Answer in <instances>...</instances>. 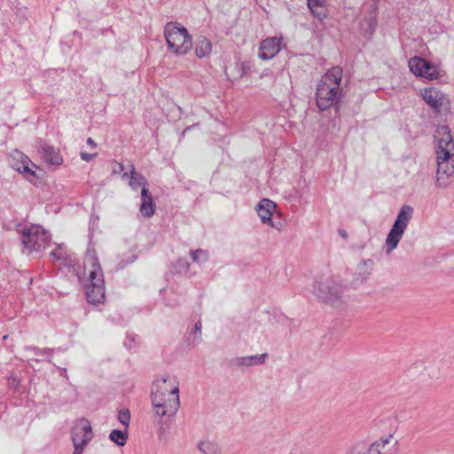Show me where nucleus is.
Wrapping results in <instances>:
<instances>
[{
    "label": "nucleus",
    "instance_id": "19",
    "mask_svg": "<svg viewBox=\"0 0 454 454\" xmlns=\"http://www.w3.org/2000/svg\"><path fill=\"white\" fill-rule=\"evenodd\" d=\"M194 51L196 56L200 59L208 57L212 52L211 42L206 37H199L195 43Z\"/></svg>",
    "mask_w": 454,
    "mask_h": 454
},
{
    "label": "nucleus",
    "instance_id": "8",
    "mask_svg": "<svg viewBox=\"0 0 454 454\" xmlns=\"http://www.w3.org/2000/svg\"><path fill=\"white\" fill-rule=\"evenodd\" d=\"M75 271L82 286L104 278L103 270L93 250H88L82 264L78 265Z\"/></svg>",
    "mask_w": 454,
    "mask_h": 454
},
{
    "label": "nucleus",
    "instance_id": "31",
    "mask_svg": "<svg viewBox=\"0 0 454 454\" xmlns=\"http://www.w3.org/2000/svg\"><path fill=\"white\" fill-rule=\"evenodd\" d=\"M63 246L62 245H59L54 251H52L51 253V255L56 259V260H59L62 256H63Z\"/></svg>",
    "mask_w": 454,
    "mask_h": 454
},
{
    "label": "nucleus",
    "instance_id": "5",
    "mask_svg": "<svg viewBox=\"0 0 454 454\" xmlns=\"http://www.w3.org/2000/svg\"><path fill=\"white\" fill-rule=\"evenodd\" d=\"M10 166L33 185H38L44 177L43 168L34 163L28 156L15 150L10 154Z\"/></svg>",
    "mask_w": 454,
    "mask_h": 454
},
{
    "label": "nucleus",
    "instance_id": "14",
    "mask_svg": "<svg viewBox=\"0 0 454 454\" xmlns=\"http://www.w3.org/2000/svg\"><path fill=\"white\" fill-rule=\"evenodd\" d=\"M255 212L262 224L278 229L273 222V215L278 212V205L270 199L263 198L256 204Z\"/></svg>",
    "mask_w": 454,
    "mask_h": 454
},
{
    "label": "nucleus",
    "instance_id": "21",
    "mask_svg": "<svg viewBox=\"0 0 454 454\" xmlns=\"http://www.w3.org/2000/svg\"><path fill=\"white\" fill-rule=\"evenodd\" d=\"M308 7L312 14L322 20L326 17V12L323 7L324 0H307Z\"/></svg>",
    "mask_w": 454,
    "mask_h": 454
},
{
    "label": "nucleus",
    "instance_id": "11",
    "mask_svg": "<svg viewBox=\"0 0 454 454\" xmlns=\"http://www.w3.org/2000/svg\"><path fill=\"white\" fill-rule=\"evenodd\" d=\"M419 95L434 112L441 113L450 108V100L448 95L437 87H424L419 90Z\"/></svg>",
    "mask_w": 454,
    "mask_h": 454
},
{
    "label": "nucleus",
    "instance_id": "9",
    "mask_svg": "<svg viewBox=\"0 0 454 454\" xmlns=\"http://www.w3.org/2000/svg\"><path fill=\"white\" fill-rule=\"evenodd\" d=\"M22 243L28 251H40L50 244V238L40 225L30 224L21 230Z\"/></svg>",
    "mask_w": 454,
    "mask_h": 454
},
{
    "label": "nucleus",
    "instance_id": "24",
    "mask_svg": "<svg viewBox=\"0 0 454 454\" xmlns=\"http://www.w3.org/2000/svg\"><path fill=\"white\" fill-rule=\"evenodd\" d=\"M225 74L229 80L237 81L240 79L239 63L230 64L225 68Z\"/></svg>",
    "mask_w": 454,
    "mask_h": 454
},
{
    "label": "nucleus",
    "instance_id": "3",
    "mask_svg": "<svg viewBox=\"0 0 454 454\" xmlns=\"http://www.w3.org/2000/svg\"><path fill=\"white\" fill-rule=\"evenodd\" d=\"M342 74L340 67H333L322 76L316 91V102L320 110L329 109L338 101Z\"/></svg>",
    "mask_w": 454,
    "mask_h": 454
},
{
    "label": "nucleus",
    "instance_id": "30",
    "mask_svg": "<svg viewBox=\"0 0 454 454\" xmlns=\"http://www.w3.org/2000/svg\"><path fill=\"white\" fill-rule=\"evenodd\" d=\"M364 269L367 270L366 274H368L370 272V270H372V261L367 260V261L361 262L358 265L359 270H364Z\"/></svg>",
    "mask_w": 454,
    "mask_h": 454
},
{
    "label": "nucleus",
    "instance_id": "12",
    "mask_svg": "<svg viewBox=\"0 0 454 454\" xmlns=\"http://www.w3.org/2000/svg\"><path fill=\"white\" fill-rule=\"evenodd\" d=\"M399 450L397 429L393 428L371 443L368 454H398Z\"/></svg>",
    "mask_w": 454,
    "mask_h": 454
},
{
    "label": "nucleus",
    "instance_id": "1",
    "mask_svg": "<svg viewBox=\"0 0 454 454\" xmlns=\"http://www.w3.org/2000/svg\"><path fill=\"white\" fill-rule=\"evenodd\" d=\"M152 409L160 419L173 417L180 407L179 382L171 375L157 378L151 390Z\"/></svg>",
    "mask_w": 454,
    "mask_h": 454
},
{
    "label": "nucleus",
    "instance_id": "7",
    "mask_svg": "<svg viewBox=\"0 0 454 454\" xmlns=\"http://www.w3.org/2000/svg\"><path fill=\"white\" fill-rule=\"evenodd\" d=\"M408 67L412 74L429 82L440 80L445 74L440 63H433L419 56L408 60Z\"/></svg>",
    "mask_w": 454,
    "mask_h": 454
},
{
    "label": "nucleus",
    "instance_id": "13",
    "mask_svg": "<svg viewBox=\"0 0 454 454\" xmlns=\"http://www.w3.org/2000/svg\"><path fill=\"white\" fill-rule=\"evenodd\" d=\"M285 48L282 35L270 36L262 40L258 46L257 57L267 61L274 59Z\"/></svg>",
    "mask_w": 454,
    "mask_h": 454
},
{
    "label": "nucleus",
    "instance_id": "25",
    "mask_svg": "<svg viewBox=\"0 0 454 454\" xmlns=\"http://www.w3.org/2000/svg\"><path fill=\"white\" fill-rule=\"evenodd\" d=\"M118 420L124 427V429L129 430L130 422V412L128 409L121 410L118 413Z\"/></svg>",
    "mask_w": 454,
    "mask_h": 454
},
{
    "label": "nucleus",
    "instance_id": "27",
    "mask_svg": "<svg viewBox=\"0 0 454 454\" xmlns=\"http://www.w3.org/2000/svg\"><path fill=\"white\" fill-rule=\"evenodd\" d=\"M193 262L203 263L207 260L208 254L205 250L197 249L191 254Z\"/></svg>",
    "mask_w": 454,
    "mask_h": 454
},
{
    "label": "nucleus",
    "instance_id": "23",
    "mask_svg": "<svg viewBox=\"0 0 454 454\" xmlns=\"http://www.w3.org/2000/svg\"><path fill=\"white\" fill-rule=\"evenodd\" d=\"M267 354L247 356L239 358V364L243 366H253L262 364L265 362Z\"/></svg>",
    "mask_w": 454,
    "mask_h": 454
},
{
    "label": "nucleus",
    "instance_id": "6",
    "mask_svg": "<svg viewBox=\"0 0 454 454\" xmlns=\"http://www.w3.org/2000/svg\"><path fill=\"white\" fill-rule=\"evenodd\" d=\"M413 208L411 206H403L397 214L385 241L386 252L392 253L398 246L403 233L412 217Z\"/></svg>",
    "mask_w": 454,
    "mask_h": 454
},
{
    "label": "nucleus",
    "instance_id": "15",
    "mask_svg": "<svg viewBox=\"0 0 454 454\" xmlns=\"http://www.w3.org/2000/svg\"><path fill=\"white\" fill-rule=\"evenodd\" d=\"M317 295L325 302L335 307L340 305L342 299V293L340 291V288L327 283L320 286L317 293Z\"/></svg>",
    "mask_w": 454,
    "mask_h": 454
},
{
    "label": "nucleus",
    "instance_id": "16",
    "mask_svg": "<svg viewBox=\"0 0 454 454\" xmlns=\"http://www.w3.org/2000/svg\"><path fill=\"white\" fill-rule=\"evenodd\" d=\"M86 297L90 303L98 304L105 301V281L99 279L91 283L83 285Z\"/></svg>",
    "mask_w": 454,
    "mask_h": 454
},
{
    "label": "nucleus",
    "instance_id": "10",
    "mask_svg": "<svg viewBox=\"0 0 454 454\" xmlns=\"http://www.w3.org/2000/svg\"><path fill=\"white\" fill-rule=\"evenodd\" d=\"M71 437L74 444L73 454H82L85 447L93 438L90 422L84 418L76 419L71 429Z\"/></svg>",
    "mask_w": 454,
    "mask_h": 454
},
{
    "label": "nucleus",
    "instance_id": "28",
    "mask_svg": "<svg viewBox=\"0 0 454 454\" xmlns=\"http://www.w3.org/2000/svg\"><path fill=\"white\" fill-rule=\"evenodd\" d=\"M426 370V366L423 362L414 363L408 370V373L411 375L416 374L417 372H423Z\"/></svg>",
    "mask_w": 454,
    "mask_h": 454
},
{
    "label": "nucleus",
    "instance_id": "2",
    "mask_svg": "<svg viewBox=\"0 0 454 454\" xmlns=\"http://www.w3.org/2000/svg\"><path fill=\"white\" fill-rule=\"evenodd\" d=\"M436 173L438 187H447L454 177V139L446 125L437 128L435 132Z\"/></svg>",
    "mask_w": 454,
    "mask_h": 454
},
{
    "label": "nucleus",
    "instance_id": "20",
    "mask_svg": "<svg viewBox=\"0 0 454 454\" xmlns=\"http://www.w3.org/2000/svg\"><path fill=\"white\" fill-rule=\"evenodd\" d=\"M197 447L202 454H221L220 445L209 439H202L197 443Z\"/></svg>",
    "mask_w": 454,
    "mask_h": 454
},
{
    "label": "nucleus",
    "instance_id": "4",
    "mask_svg": "<svg viewBox=\"0 0 454 454\" xmlns=\"http://www.w3.org/2000/svg\"><path fill=\"white\" fill-rule=\"evenodd\" d=\"M164 35L169 51L176 56L187 54L192 46V36L180 24L169 22L165 26Z\"/></svg>",
    "mask_w": 454,
    "mask_h": 454
},
{
    "label": "nucleus",
    "instance_id": "18",
    "mask_svg": "<svg viewBox=\"0 0 454 454\" xmlns=\"http://www.w3.org/2000/svg\"><path fill=\"white\" fill-rule=\"evenodd\" d=\"M42 159L45 163L51 166L59 167L63 163L59 150L51 146L43 148Z\"/></svg>",
    "mask_w": 454,
    "mask_h": 454
},
{
    "label": "nucleus",
    "instance_id": "32",
    "mask_svg": "<svg viewBox=\"0 0 454 454\" xmlns=\"http://www.w3.org/2000/svg\"><path fill=\"white\" fill-rule=\"evenodd\" d=\"M80 155L83 160L89 162L94 159V157L97 155V153H87L82 152L80 153Z\"/></svg>",
    "mask_w": 454,
    "mask_h": 454
},
{
    "label": "nucleus",
    "instance_id": "22",
    "mask_svg": "<svg viewBox=\"0 0 454 454\" xmlns=\"http://www.w3.org/2000/svg\"><path fill=\"white\" fill-rule=\"evenodd\" d=\"M110 440L119 447H123L129 438V430L114 429L109 434Z\"/></svg>",
    "mask_w": 454,
    "mask_h": 454
},
{
    "label": "nucleus",
    "instance_id": "33",
    "mask_svg": "<svg viewBox=\"0 0 454 454\" xmlns=\"http://www.w3.org/2000/svg\"><path fill=\"white\" fill-rule=\"evenodd\" d=\"M87 145L92 149H95L97 147V144L91 137H89L87 139Z\"/></svg>",
    "mask_w": 454,
    "mask_h": 454
},
{
    "label": "nucleus",
    "instance_id": "17",
    "mask_svg": "<svg viewBox=\"0 0 454 454\" xmlns=\"http://www.w3.org/2000/svg\"><path fill=\"white\" fill-rule=\"evenodd\" d=\"M142 202L140 205V213L145 217H151L155 212V205L153 201V198L149 193L146 186H144L141 191Z\"/></svg>",
    "mask_w": 454,
    "mask_h": 454
},
{
    "label": "nucleus",
    "instance_id": "26",
    "mask_svg": "<svg viewBox=\"0 0 454 454\" xmlns=\"http://www.w3.org/2000/svg\"><path fill=\"white\" fill-rule=\"evenodd\" d=\"M129 184L134 189H136L139 186H142V188H143L144 186H145V180L141 175H139L136 172H132L130 180H129Z\"/></svg>",
    "mask_w": 454,
    "mask_h": 454
},
{
    "label": "nucleus",
    "instance_id": "29",
    "mask_svg": "<svg viewBox=\"0 0 454 454\" xmlns=\"http://www.w3.org/2000/svg\"><path fill=\"white\" fill-rule=\"evenodd\" d=\"M253 69V64L250 61L239 63L240 78L249 74Z\"/></svg>",
    "mask_w": 454,
    "mask_h": 454
}]
</instances>
